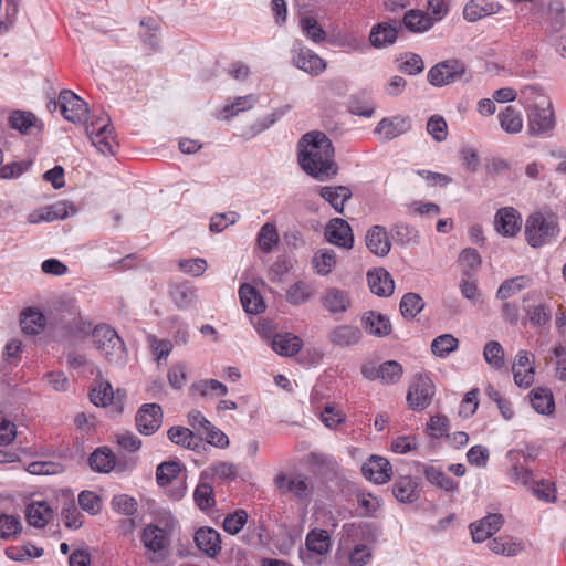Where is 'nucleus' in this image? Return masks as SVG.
Listing matches in <instances>:
<instances>
[{"label":"nucleus","instance_id":"f257e3e1","mask_svg":"<svg viewBox=\"0 0 566 566\" xmlns=\"http://www.w3.org/2000/svg\"><path fill=\"white\" fill-rule=\"evenodd\" d=\"M297 163L308 177H333L338 172L333 142L319 130L308 132L300 138Z\"/></svg>","mask_w":566,"mask_h":566},{"label":"nucleus","instance_id":"f03ea898","mask_svg":"<svg viewBox=\"0 0 566 566\" xmlns=\"http://www.w3.org/2000/svg\"><path fill=\"white\" fill-rule=\"evenodd\" d=\"M93 343L102 356L112 365L123 367L127 361V350L115 329L97 325L92 334Z\"/></svg>","mask_w":566,"mask_h":566},{"label":"nucleus","instance_id":"7ed1b4c3","mask_svg":"<svg viewBox=\"0 0 566 566\" xmlns=\"http://www.w3.org/2000/svg\"><path fill=\"white\" fill-rule=\"evenodd\" d=\"M140 541L145 547V555L150 563L158 564L168 557L171 534L167 528L157 524H147L140 533Z\"/></svg>","mask_w":566,"mask_h":566},{"label":"nucleus","instance_id":"20e7f679","mask_svg":"<svg viewBox=\"0 0 566 566\" xmlns=\"http://www.w3.org/2000/svg\"><path fill=\"white\" fill-rule=\"evenodd\" d=\"M86 125V133L92 140L93 145L97 147L103 154L114 155L119 144L116 140L115 128L111 124L109 116L102 112L98 116L88 115Z\"/></svg>","mask_w":566,"mask_h":566},{"label":"nucleus","instance_id":"39448f33","mask_svg":"<svg viewBox=\"0 0 566 566\" xmlns=\"http://www.w3.org/2000/svg\"><path fill=\"white\" fill-rule=\"evenodd\" d=\"M555 113L549 98L541 95L527 111V132L532 136L547 137L555 127Z\"/></svg>","mask_w":566,"mask_h":566},{"label":"nucleus","instance_id":"423d86ee","mask_svg":"<svg viewBox=\"0 0 566 566\" xmlns=\"http://www.w3.org/2000/svg\"><path fill=\"white\" fill-rule=\"evenodd\" d=\"M60 109L61 115L73 124L87 123L88 119V105L87 103L71 90H62L57 99H50L48 102V109Z\"/></svg>","mask_w":566,"mask_h":566},{"label":"nucleus","instance_id":"0eeeda50","mask_svg":"<svg viewBox=\"0 0 566 566\" xmlns=\"http://www.w3.org/2000/svg\"><path fill=\"white\" fill-rule=\"evenodd\" d=\"M558 223L553 216L545 217L536 212L528 217L525 224L527 242L533 247H542L558 233Z\"/></svg>","mask_w":566,"mask_h":566},{"label":"nucleus","instance_id":"6e6552de","mask_svg":"<svg viewBox=\"0 0 566 566\" xmlns=\"http://www.w3.org/2000/svg\"><path fill=\"white\" fill-rule=\"evenodd\" d=\"M467 74V65L459 59L438 62L427 73V80L434 87H442L458 81Z\"/></svg>","mask_w":566,"mask_h":566},{"label":"nucleus","instance_id":"1a4fd4ad","mask_svg":"<svg viewBox=\"0 0 566 566\" xmlns=\"http://www.w3.org/2000/svg\"><path fill=\"white\" fill-rule=\"evenodd\" d=\"M291 53L294 66L312 76H318L326 70V61L305 46L301 40L293 42Z\"/></svg>","mask_w":566,"mask_h":566},{"label":"nucleus","instance_id":"9d476101","mask_svg":"<svg viewBox=\"0 0 566 566\" xmlns=\"http://www.w3.org/2000/svg\"><path fill=\"white\" fill-rule=\"evenodd\" d=\"M274 485L283 495L292 493L300 500L308 499L314 491L311 478L305 475L289 476L285 473H279L274 478Z\"/></svg>","mask_w":566,"mask_h":566},{"label":"nucleus","instance_id":"9b49d317","mask_svg":"<svg viewBox=\"0 0 566 566\" xmlns=\"http://www.w3.org/2000/svg\"><path fill=\"white\" fill-rule=\"evenodd\" d=\"M306 551H300V557L305 565L314 566L321 563V559L313 557L311 553L323 556L329 552L332 541L326 530H312L306 535Z\"/></svg>","mask_w":566,"mask_h":566},{"label":"nucleus","instance_id":"f8f14e48","mask_svg":"<svg viewBox=\"0 0 566 566\" xmlns=\"http://www.w3.org/2000/svg\"><path fill=\"white\" fill-rule=\"evenodd\" d=\"M434 395V385L426 375H417L410 385L407 401L412 410L426 409Z\"/></svg>","mask_w":566,"mask_h":566},{"label":"nucleus","instance_id":"ddd939ff","mask_svg":"<svg viewBox=\"0 0 566 566\" xmlns=\"http://www.w3.org/2000/svg\"><path fill=\"white\" fill-rule=\"evenodd\" d=\"M400 32L401 23H398V20L389 19L374 24L368 40L374 49H384L395 44Z\"/></svg>","mask_w":566,"mask_h":566},{"label":"nucleus","instance_id":"4468645a","mask_svg":"<svg viewBox=\"0 0 566 566\" xmlns=\"http://www.w3.org/2000/svg\"><path fill=\"white\" fill-rule=\"evenodd\" d=\"M137 430L144 436L155 433L163 422V410L158 403L143 405L135 417Z\"/></svg>","mask_w":566,"mask_h":566},{"label":"nucleus","instance_id":"2eb2a0df","mask_svg":"<svg viewBox=\"0 0 566 566\" xmlns=\"http://www.w3.org/2000/svg\"><path fill=\"white\" fill-rule=\"evenodd\" d=\"M363 475L375 484H385L392 476V468L390 462L380 455H371L361 465Z\"/></svg>","mask_w":566,"mask_h":566},{"label":"nucleus","instance_id":"dca6fc26","mask_svg":"<svg viewBox=\"0 0 566 566\" xmlns=\"http://www.w3.org/2000/svg\"><path fill=\"white\" fill-rule=\"evenodd\" d=\"M503 524L504 517L500 513H489L483 518L471 523L469 528L473 542L481 543L490 538L493 534L500 531Z\"/></svg>","mask_w":566,"mask_h":566},{"label":"nucleus","instance_id":"f3484780","mask_svg":"<svg viewBox=\"0 0 566 566\" xmlns=\"http://www.w3.org/2000/svg\"><path fill=\"white\" fill-rule=\"evenodd\" d=\"M325 237L328 242L345 249L354 245V234L347 221L340 218L332 219L325 229Z\"/></svg>","mask_w":566,"mask_h":566},{"label":"nucleus","instance_id":"a211bd4d","mask_svg":"<svg viewBox=\"0 0 566 566\" xmlns=\"http://www.w3.org/2000/svg\"><path fill=\"white\" fill-rule=\"evenodd\" d=\"M521 214L512 207L499 209L494 217V228L503 237H514L521 230Z\"/></svg>","mask_w":566,"mask_h":566},{"label":"nucleus","instance_id":"6ab92c4d","mask_svg":"<svg viewBox=\"0 0 566 566\" xmlns=\"http://www.w3.org/2000/svg\"><path fill=\"white\" fill-rule=\"evenodd\" d=\"M514 382L518 387L527 388L534 382L535 368L532 366L528 352L521 349L512 367Z\"/></svg>","mask_w":566,"mask_h":566},{"label":"nucleus","instance_id":"aec40b11","mask_svg":"<svg viewBox=\"0 0 566 566\" xmlns=\"http://www.w3.org/2000/svg\"><path fill=\"white\" fill-rule=\"evenodd\" d=\"M411 127L407 116H392L382 118L374 129L375 134H384V139L389 142L405 133Z\"/></svg>","mask_w":566,"mask_h":566},{"label":"nucleus","instance_id":"412c9836","mask_svg":"<svg viewBox=\"0 0 566 566\" xmlns=\"http://www.w3.org/2000/svg\"><path fill=\"white\" fill-rule=\"evenodd\" d=\"M366 247L377 256H386L391 249V242L388 232L382 226H373L365 237Z\"/></svg>","mask_w":566,"mask_h":566},{"label":"nucleus","instance_id":"4be33fe9","mask_svg":"<svg viewBox=\"0 0 566 566\" xmlns=\"http://www.w3.org/2000/svg\"><path fill=\"white\" fill-rule=\"evenodd\" d=\"M8 125L21 135H29L33 127H36L39 130H42L44 127L43 123L32 112L22 109H14L10 113Z\"/></svg>","mask_w":566,"mask_h":566},{"label":"nucleus","instance_id":"5701e85b","mask_svg":"<svg viewBox=\"0 0 566 566\" xmlns=\"http://www.w3.org/2000/svg\"><path fill=\"white\" fill-rule=\"evenodd\" d=\"M361 324L364 329L375 337H386L392 331L389 317L375 311L366 312L361 317Z\"/></svg>","mask_w":566,"mask_h":566},{"label":"nucleus","instance_id":"b1692460","mask_svg":"<svg viewBox=\"0 0 566 566\" xmlns=\"http://www.w3.org/2000/svg\"><path fill=\"white\" fill-rule=\"evenodd\" d=\"M363 337L359 327L354 325H338L328 334L329 342L338 347H350L357 345Z\"/></svg>","mask_w":566,"mask_h":566},{"label":"nucleus","instance_id":"393cba45","mask_svg":"<svg viewBox=\"0 0 566 566\" xmlns=\"http://www.w3.org/2000/svg\"><path fill=\"white\" fill-rule=\"evenodd\" d=\"M197 547L209 557H216L221 551L220 534L211 527H201L195 533Z\"/></svg>","mask_w":566,"mask_h":566},{"label":"nucleus","instance_id":"a878e982","mask_svg":"<svg viewBox=\"0 0 566 566\" xmlns=\"http://www.w3.org/2000/svg\"><path fill=\"white\" fill-rule=\"evenodd\" d=\"M367 281L370 291L382 297L390 296L395 290V283L390 273L385 269L368 271Z\"/></svg>","mask_w":566,"mask_h":566},{"label":"nucleus","instance_id":"bb28decb","mask_svg":"<svg viewBox=\"0 0 566 566\" xmlns=\"http://www.w3.org/2000/svg\"><path fill=\"white\" fill-rule=\"evenodd\" d=\"M501 4L492 0H470L463 9V18L468 22H476L478 20L495 14L500 11Z\"/></svg>","mask_w":566,"mask_h":566},{"label":"nucleus","instance_id":"cd10ccee","mask_svg":"<svg viewBox=\"0 0 566 566\" xmlns=\"http://www.w3.org/2000/svg\"><path fill=\"white\" fill-rule=\"evenodd\" d=\"M398 23H401V31L406 29L412 33H423L432 28L433 19L428 13L410 9Z\"/></svg>","mask_w":566,"mask_h":566},{"label":"nucleus","instance_id":"c85d7f7f","mask_svg":"<svg viewBox=\"0 0 566 566\" xmlns=\"http://www.w3.org/2000/svg\"><path fill=\"white\" fill-rule=\"evenodd\" d=\"M322 305L327 312L339 314L350 307V298L346 291L332 287L328 289L322 297Z\"/></svg>","mask_w":566,"mask_h":566},{"label":"nucleus","instance_id":"c756f323","mask_svg":"<svg viewBox=\"0 0 566 566\" xmlns=\"http://www.w3.org/2000/svg\"><path fill=\"white\" fill-rule=\"evenodd\" d=\"M392 494L401 503H413L420 497V489L411 476H400L392 485Z\"/></svg>","mask_w":566,"mask_h":566},{"label":"nucleus","instance_id":"7c9ffc66","mask_svg":"<svg viewBox=\"0 0 566 566\" xmlns=\"http://www.w3.org/2000/svg\"><path fill=\"white\" fill-rule=\"evenodd\" d=\"M239 296L248 314H260L265 310V303L260 292L252 285L244 283L239 289Z\"/></svg>","mask_w":566,"mask_h":566},{"label":"nucleus","instance_id":"2f4dec72","mask_svg":"<svg viewBox=\"0 0 566 566\" xmlns=\"http://www.w3.org/2000/svg\"><path fill=\"white\" fill-rule=\"evenodd\" d=\"M25 517L30 525L43 528L53 517V511L44 501L33 502L27 506Z\"/></svg>","mask_w":566,"mask_h":566},{"label":"nucleus","instance_id":"473e14b6","mask_svg":"<svg viewBox=\"0 0 566 566\" xmlns=\"http://www.w3.org/2000/svg\"><path fill=\"white\" fill-rule=\"evenodd\" d=\"M272 348L281 356H294L302 348V340L290 333L277 334L272 340Z\"/></svg>","mask_w":566,"mask_h":566},{"label":"nucleus","instance_id":"72a5a7b5","mask_svg":"<svg viewBox=\"0 0 566 566\" xmlns=\"http://www.w3.org/2000/svg\"><path fill=\"white\" fill-rule=\"evenodd\" d=\"M530 401L534 410L541 415H551L555 409L553 394L547 388L537 387L531 390Z\"/></svg>","mask_w":566,"mask_h":566},{"label":"nucleus","instance_id":"f704fd0d","mask_svg":"<svg viewBox=\"0 0 566 566\" xmlns=\"http://www.w3.org/2000/svg\"><path fill=\"white\" fill-rule=\"evenodd\" d=\"M168 439L178 446L189 450H196L200 447L201 440L186 427H171L167 432Z\"/></svg>","mask_w":566,"mask_h":566},{"label":"nucleus","instance_id":"c9c22d12","mask_svg":"<svg viewBox=\"0 0 566 566\" xmlns=\"http://www.w3.org/2000/svg\"><path fill=\"white\" fill-rule=\"evenodd\" d=\"M319 193L338 213L343 212L345 202L352 197L350 189L345 186L323 187Z\"/></svg>","mask_w":566,"mask_h":566},{"label":"nucleus","instance_id":"e433bc0d","mask_svg":"<svg viewBox=\"0 0 566 566\" xmlns=\"http://www.w3.org/2000/svg\"><path fill=\"white\" fill-rule=\"evenodd\" d=\"M170 294L174 303L180 310H187L197 302V289L187 282L174 286Z\"/></svg>","mask_w":566,"mask_h":566},{"label":"nucleus","instance_id":"4c0bfd02","mask_svg":"<svg viewBox=\"0 0 566 566\" xmlns=\"http://www.w3.org/2000/svg\"><path fill=\"white\" fill-rule=\"evenodd\" d=\"M93 471L107 473L115 465V454L107 447L96 449L88 458Z\"/></svg>","mask_w":566,"mask_h":566},{"label":"nucleus","instance_id":"58836bf2","mask_svg":"<svg viewBox=\"0 0 566 566\" xmlns=\"http://www.w3.org/2000/svg\"><path fill=\"white\" fill-rule=\"evenodd\" d=\"M391 237L397 244L402 247L418 244L420 241L418 230L403 222H397L392 226Z\"/></svg>","mask_w":566,"mask_h":566},{"label":"nucleus","instance_id":"ea45409f","mask_svg":"<svg viewBox=\"0 0 566 566\" xmlns=\"http://www.w3.org/2000/svg\"><path fill=\"white\" fill-rule=\"evenodd\" d=\"M20 325L25 334L35 335L44 328L45 317L39 311L28 308L21 313Z\"/></svg>","mask_w":566,"mask_h":566},{"label":"nucleus","instance_id":"a19ab883","mask_svg":"<svg viewBox=\"0 0 566 566\" xmlns=\"http://www.w3.org/2000/svg\"><path fill=\"white\" fill-rule=\"evenodd\" d=\"M530 283L531 279L525 275L507 279L499 286L496 291V298L506 301L510 297L516 295L522 290L526 289Z\"/></svg>","mask_w":566,"mask_h":566},{"label":"nucleus","instance_id":"79ce46f5","mask_svg":"<svg viewBox=\"0 0 566 566\" xmlns=\"http://www.w3.org/2000/svg\"><path fill=\"white\" fill-rule=\"evenodd\" d=\"M423 474L431 484L447 492H453L458 489V482L436 467H424Z\"/></svg>","mask_w":566,"mask_h":566},{"label":"nucleus","instance_id":"37998d69","mask_svg":"<svg viewBox=\"0 0 566 566\" xmlns=\"http://www.w3.org/2000/svg\"><path fill=\"white\" fill-rule=\"evenodd\" d=\"M22 532V523L19 516L13 514H0V538L3 541L17 539Z\"/></svg>","mask_w":566,"mask_h":566},{"label":"nucleus","instance_id":"c03bdc74","mask_svg":"<svg viewBox=\"0 0 566 566\" xmlns=\"http://www.w3.org/2000/svg\"><path fill=\"white\" fill-rule=\"evenodd\" d=\"M347 111L353 115L370 118L375 113V105L366 98L365 93L353 94L348 98Z\"/></svg>","mask_w":566,"mask_h":566},{"label":"nucleus","instance_id":"a18cd8bd","mask_svg":"<svg viewBox=\"0 0 566 566\" xmlns=\"http://www.w3.org/2000/svg\"><path fill=\"white\" fill-rule=\"evenodd\" d=\"M459 347V339L452 334H442L433 338L431 342V352L434 356L440 358L448 357L452 352Z\"/></svg>","mask_w":566,"mask_h":566},{"label":"nucleus","instance_id":"49530a36","mask_svg":"<svg viewBox=\"0 0 566 566\" xmlns=\"http://www.w3.org/2000/svg\"><path fill=\"white\" fill-rule=\"evenodd\" d=\"M400 313L406 319H413L423 308L424 301L417 293H407L399 304Z\"/></svg>","mask_w":566,"mask_h":566},{"label":"nucleus","instance_id":"de8ad7c7","mask_svg":"<svg viewBox=\"0 0 566 566\" xmlns=\"http://www.w3.org/2000/svg\"><path fill=\"white\" fill-rule=\"evenodd\" d=\"M485 363L494 370H500L505 365V354L502 345L496 340H490L483 349Z\"/></svg>","mask_w":566,"mask_h":566},{"label":"nucleus","instance_id":"09e8293b","mask_svg":"<svg viewBox=\"0 0 566 566\" xmlns=\"http://www.w3.org/2000/svg\"><path fill=\"white\" fill-rule=\"evenodd\" d=\"M256 101L258 99L253 94L235 97L231 104H227L223 106L221 111L222 118L224 120H230L239 113L244 112L247 109H251L255 105Z\"/></svg>","mask_w":566,"mask_h":566},{"label":"nucleus","instance_id":"8fccbe9b","mask_svg":"<svg viewBox=\"0 0 566 566\" xmlns=\"http://www.w3.org/2000/svg\"><path fill=\"white\" fill-rule=\"evenodd\" d=\"M459 264L462 268L463 276H474L482 264V259L475 249L467 248L459 255Z\"/></svg>","mask_w":566,"mask_h":566},{"label":"nucleus","instance_id":"3c124183","mask_svg":"<svg viewBox=\"0 0 566 566\" xmlns=\"http://www.w3.org/2000/svg\"><path fill=\"white\" fill-rule=\"evenodd\" d=\"M3 163V151L0 148V165ZM34 165L33 159H22L18 161H11L7 165L0 166V177H20L24 172H33L32 166Z\"/></svg>","mask_w":566,"mask_h":566},{"label":"nucleus","instance_id":"603ef678","mask_svg":"<svg viewBox=\"0 0 566 566\" xmlns=\"http://www.w3.org/2000/svg\"><path fill=\"white\" fill-rule=\"evenodd\" d=\"M313 294L314 289L311 284L304 281H297L287 289L286 301L292 305H300L310 300Z\"/></svg>","mask_w":566,"mask_h":566},{"label":"nucleus","instance_id":"864d4df0","mask_svg":"<svg viewBox=\"0 0 566 566\" xmlns=\"http://www.w3.org/2000/svg\"><path fill=\"white\" fill-rule=\"evenodd\" d=\"M499 119H500L501 127L505 132L511 133V134L521 132V129L523 127V120L520 115V112H517L512 106H506L504 108V111H502L499 114Z\"/></svg>","mask_w":566,"mask_h":566},{"label":"nucleus","instance_id":"5fc2aeb1","mask_svg":"<svg viewBox=\"0 0 566 566\" xmlns=\"http://www.w3.org/2000/svg\"><path fill=\"white\" fill-rule=\"evenodd\" d=\"M312 263L319 275H327L336 264V254L333 250H321L315 253Z\"/></svg>","mask_w":566,"mask_h":566},{"label":"nucleus","instance_id":"6e6d98bb","mask_svg":"<svg viewBox=\"0 0 566 566\" xmlns=\"http://www.w3.org/2000/svg\"><path fill=\"white\" fill-rule=\"evenodd\" d=\"M401 59H405V61L397 69L402 74L415 76L423 72L424 62L418 53L405 52L401 54Z\"/></svg>","mask_w":566,"mask_h":566},{"label":"nucleus","instance_id":"4d7b16f0","mask_svg":"<svg viewBox=\"0 0 566 566\" xmlns=\"http://www.w3.org/2000/svg\"><path fill=\"white\" fill-rule=\"evenodd\" d=\"M303 33L315 43H321L326 39V31L319 22L313 17H304L300 21Z\"/></svg>","mask_w":566,"mask_h":566},{"label":"nucleus","instance_id":"13d9d810","mask_svg":"<svg viewBox=\"0 0 566 566\" xmlns=\"http://www.w3.org/2000/svg\"><path fill=\"white\" fill-rule=\"evenodd\" d=\"M459 290L461 295L474 305L482 301V292L474 276L462 275L459 282Z\"/></svg>","mask_w":566,"mask_h":566},{"label":"nucleus","instance_id":"bf43d9fd","mask_svg":"<svg viewBox=\"0 0 566 566\" xmlns=\"http://www.w3.org/2000/svg\"><path fill=\"white\" fill-rule=\"evenodd\" d=\"M401 375L402 366L396 360L385 361L377 368V377L387 385L396 384Z\"/></svg>","mask_w":566,"mask_h":566},{"label":"nucleus","instance_id":"052dcab7","mask_svg":"<svg viewBox=\"0 0 566 566\" xmlns=\"http://www.w3.org/2000/svg\"><path fill=\"white\" fill-rule=\"evenodd\" d=\"M181 472V465L179 462L169 461L163 462L157 467L156 470V480L160 486H165L169 484L174 479H176Z\"/></svg>","mask_w":566,"mask_h":566},{"label":"nucleus","instance_id":"680f3d73","mask_svg":"<svg viewBox=\"0 0 566 566\" xmlns=\"http://www.w3.org/2000/svg\"><path fill=\"white\" fill-rule=\"evenodd\" d=\"M290 111V106H283L271 114H268L263 116L262 118L258 119L254 124L251 125L250 129L252 132V135L255 136L271 126H273L279 119H281L287 112Z\"/></svg>","mask_w":566,"mask_h":566},{"label":"nucleus","instance_id":"e2e57ef3","mask_svg":"<svg viewBox=\"0 0 566 566\" xmlns=\"http://www.w3.org/2000/svg\"><path fill=\"white\" fill-rule=\"evenodd\" d=\"M427 132L428 134L438 143H441L447 139L448 136V124L443 116L441 115H432L429 117L427 122Z\"/></svg>","mask_w":566,"mask_h":566},{"label":"nucleus","instance_id":"0e129e2a","mask_svg":"<svg viewBox=\"0 0 566 566\" xmlns=\"http://www.w3.org/2000/svg\"><path fill=\"white\" fill-rule=\"evenodd\" d=\"M211 475L220 480H233L237 476V467L230 462H218L209 465L202 473L203 476Z\"/></svg>","mask_w":566,"mask_h":566},{"label":"nucleus","instance_id":"69168bd1","mask_svg":"<svg viewBox=\"0 0 566 566\" xmlns=\"http://www.w3.org/2000/svg\"><path fill=\"white\" fill-rule=\"evenodd\" d=\"M279 243L276 228L271 223H265L259 234L258 244L263 252H270Z\"/></svg>","mask_w":566,"mask_h":566},{"label":"nucleus","instance_id":"338daca9","mask_svg":"<svg viewBox=\"0 0 566 566\" xmlns=\"http://www.w3.org/2000/svg\"><path fill=\"white\" fill-rule=\"evenodd\" d=\"M193 499L202 511L212 507L216 503L213 488L209 483L200 482L193 492Z\"/></svg>","mask_w":566,"mask_h":566},{"label":"nucleus","instance_id":"774afa93","mask_svg":"<svg viewBox=\"0 0 566 566\" xmlns=\"http://www.w3.org/2000/svg\"><path fill=\"white\" fill-rule=\"evenodd\" d=\"M549 25L553 32H560L565 27V8L560 0H554L548 6Z\"/></svg>","mask_w":566,"mask_h":566}]
</instances>
